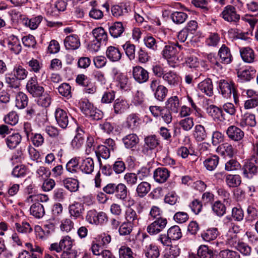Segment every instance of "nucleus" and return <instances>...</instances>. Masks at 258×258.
Here are the masks:
<instances>
[{
	"mask_svg": "<svg viewBox=\"0 0 258 258\" xmlns=\"http://www.w3.org/2000/svg\"><path fill=\"white\" fill-rule=\"evenodd\" d=\"M187 17V14L182 12H174L171 15L172 20L176 24H182L185 21Z\"/></svg>",
	"mask_w": 258,
	"mask_h": 258,
	"instance_id": "nucleus-47",
	"label": "nucleus"
},
{
	"mask_svg": "<svg viewBox=\"0 0 258 258\" xmlns=\"http://www.w3.org/2000/svg\"><path fill=\"white\" fill-rule=\"evenodd\" d=\"M178 52L174 43H170L164 47L162 54L164 58L168 59L174 56Z\"/></svg>",
	"mask_w": 258,
	"mask_h": 258,
	"instance_id": "nucleus-38",
	"label": "nucleus"
},
{
	"mask_svg": "<svg viewBox=\"0 0 258 258\" xmlns=\"http://www.w3.org/2000/svg\"><path fill=\"white\" fill-rule=\"evenodd\" d=\"M167 233L172 240H177L182 236L181 230L178 226H173L167 231Z\"/></svg>",
	"mask_w": 258,
	"mask_h": 258,
	"instance_id": "nucleus-54",
	"label": "nucleus"
},
{
	"mask_svg": "<svg viewBox=\"0 0 258 258\" xmlns=\"http://www.w3.org/2000/svg\"><path fill=\"white\" fill-rule=\"evenodd\" d=\"M28 98L27 96L23 92H19L16 98V106L19 109L24 108L27 106Z\"/></svg>",
	"mask_w": 258,
	"mask_h": 258,
	"instance_id": "nucleus-46",
	"label": "nucleus"
},
{
	"mask_svg": "<svg viewBox=\"0 0 258 258\" xmlns=\"http://www.w3.org/2000/svg\"><path fill=\"white\" fill-rule=\"evenodd\" d=\"M15 229L21 233H29L32 231V228L30 224L26 221H23L21 223H16Z\"/></svg>",
	"mask_w": 258,
	"mask_h": 258,
	"instance_id": "nucleus-57",
	"label": "nucleus"
},
{
	"mask_svg": "<svg viewBox=\"0 0 258 258\" xmlns=\"http://www.w3.org/2000/svg\"><path fill=\"white\" fill-rule=\"evenodd\" d=\"M111 13L114 17L118 18L128 13L127 7L123 3L114 5L111 8Z\"/></svg>",
	"mask_w": 258,
	"mask_h": 258,
	"instance_id": "nucleus-41",
	"label": "nucleus"
},
{
	"mask_svg": "<svg viewBox=\"0 0 258 258\" xmlns=\"http://www.w3.org/2000/svg\"><path fill=\"white\" fill-rule=\"evenodd\" d=\"M28 73V71L20 65L15 66L13 70L14 75L20 80L26 78Z\"/></svg>",
	"mask_w": 258,
	"mask_h": 258,
	"instance_id": "nucleus-58",
	"label": "nucleus"
},
{
	"mask_svg": "<svg viewBox=\"0 0 258 258\" xmlns=\"http://www.w3.org/2000/svg\"><path fill=\"white\" fill-rule=\"evenodd\" d=\"M198 255L200 258H212L213 250L206 245H201L198 250Z\"/></svg>",
	"mask_w": 258,
	"mask_h": 258,
	"instance_id": "nucleus-56",
	"label": "nucleus"
},
{
	"mask_svg": "<svg viewBox=\"0 0 258 258\" xmlns=\"http://www.w3.org/2000/svg\"><path fill=\"white\" fill-rule=\"evenodd\" d=\"M134 225L127 222H123L118 228V232L120 235L125 236L130 234L133 230Z\"/></svg>",
	"mask_w": 258,
	"mask_h": 258,
	"instance_id": "nucleus-60",
	"label": "nucleus"
},
{
	"mask_svg": "<svg viewBox=\"0 0 258 258\" xmlns=\"http://www.w3.org/2000/svg\"><path fill=\"white\" fill-rule=\"evenodd\" d=\"M21 140V136L19 134L16 133L8 136L6 139V143L9 149H14L20 144Z\"/></svg>",
	"mask_w": 258,
	"mask_h": 258,
	"instance_id": "nucleus-30",
	"label": "nucleus"
},
{
	"mask_svg": "<svg viewBox=\"0 0 258 258\" xmlns=\"http://www.w3.org/2000/svg\"><path fill=\"white\" fill-rule=\"evenodd\" d=\"M167 224L166 218L159 217L150 224L147 228V231L150 235H156L162 231Z\"/></svg>",
	"mask_w": 258,
	"mask_h": 258,
	"instance_id": "nucleus-4",
	"label": "nucleus"
},
{
	"mask_svg": "<svg viewBox=\"0 0 258 258\" xmlns=\"http://www.w3.org/2000/svg\"><path fill=\"white\" fill-rule=\"evenodd\" d=\"M226 21L237 24L240 20V16L237 13L235 8L232 5L226 6L220 14Z\"/></svg>",
	"mask_w": 258,
	"mask_h": 258,
	"instance_id": "nucleus-3",
	"label": "nucleus"
},
{
	"mask_svg": "<svg viewBox=\"0 0 258 258\" xmlns=\"http://www.w3.org/2000/svg\"><path fill=\"white\" fill-rule=\"evenodd\" d=\"M193 136L198 142L205 140L207 138V133L205 127L201 124L196 125L194 128Z\"/></svg>",
	"mask_w": 258,
	"mask_h": 258,
	"instance_id": "nucleus-40",
	"label": "nucleus"
},
{
	"mask_svg": "<svg viewBox=\"0 0 258 258\" xmlns=\"http://www.w3.org/2000/svg\"><path fill=\"white\" fill-rule=\"evenodd\" d=\"M68 209L71 218L74 219L83 218L85 211L84 205L83 203L74 202L69 205Z\"/></svg>",
	"mask_w": 258,
	"mask_h": 258,
	"instance_id": "nucleus-5",
	"label": "nucleus"
},
{
	"mask_svg": "<svg viewBox=\"0 0 258 258\" xmlns=\"http://www.w3.org/2000/svg\"><path fill=\"white\" fill-rule=\"evenodd\" d=\"M123 179L128 186H133L137 184L138 178L136 173L127 172L124 175Z\"/></svg>",
	"mask_w": 258,
	"mask_h": 258,
	"instance_id": "nucleus-59",
	"label": "nucleus"
},
{
	"mask_svg": "<svg viewBox=\"0 0 258 258\" xmlns=\"http://www.w3.org/2000/svg\"><path fill=\"white\" fill-rule=\"evenodd\" d=\"M218 235L217 228H211L207 230L201 234L203 239L206 241H210L215 239Z\"/></svg>",
	"mask_w": 258,
	"mask_h": 258,
	"instance_id": "nucleus-50",
	"label": "nucleus"
},
{
	"mask_svg": "<svg viewBox=\"0 0 258 258\" xmlns=\"http://www.w3.org/2000/svg\"><path fill=\"white\" fill-rule=\"evenodd\" d=\"M144 142L146 146L153 149L156 148L160 144L159 140L155 135L149 136L146 137L144 139Z\"/></svg>",
	"mask_w": 258,
	"mask_h": 258,
	"instance_id": "nucleus-63",
	"label": "nucleus"
},
{
	"mask_svg": "<svg viewBox=\"0 0 258 258\" xmlns=\"http://www.w3.org/2000/svg\"><path fill=\"white\" fill-rule=\"evenodd\" d=\"M106 56L111 62L119 61L122 56V53L119 48L113 46H109L106 50Z\"/></svg>",
	"mask_w": 258,
	"mask_h": 258,
	"instance_id": "nucleus-16",
	"label": "nucleus"
},
{
	"mask_svg": "<svg viewBox=\"0 0 258 258\" xmlns=\"http://www.w3.org/2000/svg\"><path fill=\"white\" fill-rule=\"evenodd\" d=\"M150 189V184L146 181H142L137 185L136 192L138 197L143 198L149 192Z\"/></svg>",
	"mask_w": 258,
	"mask_h": 258,
	"instance_id": "nucleus-44",
	"label": "nucleus"
},
{
	"mask_svg": "<svg viewBox=\"0 0 258 258\" xmlns=\"http://www.w3.org/2000/svg\"><path fill=\"white\" fill-rule=\"evenodd\" d=\"M125 53L128 58L132 60L135 58L136 46L130 42H126L122 45Z\"/></svg>",
	"mask_w": 258,
	"mask_h": 258,
	"instance_id": "nucleus-53",
	"label": "nucleus"
},
{
	"mask_svg": "<svg viewBox=\"0 0 258 258\" xmlns=\"http://www.w3.org/2000/svg\"><path fill=\"white\" fill-rule=\"evenodd\" d=\"M206 111L215 120L222 121L225 119L224 114L221 107L219 108L215 105H211L207 108Z\"/></svg>",
	"mask_w": 258,
	"mask_h": 258,
	"instance_id": "nucleus-20",
	"label": "nucleus"
},
{
	"mask_svg": "<svg viewBox=\"0 0 258 258\" xmlns=\"http://www.w3.org/2000/svg\"><path fill=\"white\" fill-rule=\"evenodd\" d=\"M118 253L119 258H134L132 250L125 246H121Z\"/></svg>",
	"mask_w": 258,
	"mask_h": 258,
	"instance_id": "nucleus-64",
	"label": "nucleus"
},
{
	"mask_svg": "<svg viewBox=\"0 0 258 258\" xmlns=\"http://www.w3.org/2000/svg\"><path fill=\"white\" fill-rule=\"evenodd\" d=\"M130 108L127 101L122 98H118L115 100L113 109L115 114H121Z\"/></svg>",
	"mask_w": 258,
	"mask_h": 258,
	"instance_id": "nucleus-13",
	"label": "nucleus"
},
{
	"mask_svg": "<svg viewBox=\"0 0 258 258\" xmlns=\"http://www.w3.org/2000/svg\"><path fill=\"white\" fill-rule=\"evenodd\" d=\"M54 115L58 125L62 128H66L69 122V118H71L70 115L65 110L59 108L56 109Z\"/></svg>",
	"mask_w": 258,
	"mask_h": 258,
	"instance_id": "nucleus-6",
	"label": "nucleus"
},
{
	"mask_svg": "<svg viewBox=\"0 0 258 258\" xmlns=\"http://www.w3.org/2000/svg\"><path fill=\"white\" fill-rule=\"evenodd\" d=\"M133 76L135 80L140 84L146 82L149 79L148 71L140 66H136L133 68Z\"/></svg>",
	"mask_w": 258,
	"mask_h": 258,
	"instance_id": "nucleus-7",
	"label": "nucleus"
},
{
	"mask_svg": "<svg viewBox=\"0 0 258 258\" xmlns=\"http://www.w3.org/2000/svg\"><path fill=\"white\" fill-rule=\"evenodd\" d=\"M144 252L147 258H158L160 255L158 247L154 244H146Z\"/></svg>",
	"mask_w": 258,
	"mask_h": 258,
	"instance_id": "nucleus-26",
	"label": "nucleus"
},
{
	"mask_svg": "<svg viewBox=\"0 0 258 258\" xmlns=\"http://www.w3.org/2000/svg\"><path fill=\"white\" fill-rule=\"evenodd\" d=\"M96 156L97 158L100 167L102 166V162L101 158L104 159H107L110 156V149H108L106 146L99 145L95 151Z\"/></svg>",
	"mask_w": 258,
	"mask_h": 258,
	"instance_id": "nucleus-21",
	"label": "nucleus"
},
{
	"mask_svg": "<svg viewBox=\"0 0 258 258\" xmlns=\"http://www.w3.org/2000/svg\"><path fill=\"white\" fill-rule=\"evenodd\" d=\"M145 95L141 91H137L133 95L132 104L136 106H142L144 103Z\"/></svg>",
	"mask_w": 258,
	"mask_h": 258,
	"instance_id": "nucleus-52",
	"label": "nucleus"
},
{
	"mask_svg": "<svg viewBox=\"0 0 258 258\" xmlns=\"http://www.w3.org/2000/svg\"><path fill=\"white\" fill-rule=\"evenodd\" d=\"M238 229L237 226H233L232 229H230L226 236V243L230 247H234L236 249L241 241L239 240L236 232Z\"/></svg>",
	"mask_w": 258,
	"mask_h": 258,
	"instance_id": "nucleus-10",
	"label": "nucleus"
},
{
	"mask_svg": "<svg viewBox=\"0 0 258 258\" xmlns=\"http://www.w3.org/2000/svg\"><path fill=\"white\" fill-rule=\"evenodd\" d=\"M198 89L208 96L213 95V87L212 81L210 79H207L200 82L198 86Z\"/></svg>",
	"mask_w": 258,
	"mask_h": 258,
	"instance_id": "nucleus-19",
	"label": "nucleus"
},
{
	"mask_svg": "<svg viewBox=\"0 0 258 258\" xmlns=\"http://www.w3.org/2000/svg\"><path fill=\"white\" fill-rule=\"evenodd\" d=\"M228 137L235 142L240 141L244 136V132L239 127L235 125H230L226 131Z\"/></svg>",
	"mask_w": 258,
	"mask_h": 258,
	"instance_id": "nucleus-8",
	"label": "nucleus"
},
{
	"mask_svg": "<svg viewBox=\"0 0 258 258\" xmlns=\"http://www.w3.org/2000/svg\"><path fill=\"white\" fill-rule=\"evenodd\" d=\"M163 79L168 85L172 87L178 85L180 80V77L175 72L172 71L164 74Z\"/></svg>",
	"mask_w": 258,
	"mask_h": 258,
	"instance_id": "nucleus-28",
	"label": "nucleus"
},
{
	"mask_svg": "<svg viewBox=\"0 0 258 258\" xmlns=\"http://www.w3.org/2000/svg\"><path fill=\"white\" fill-rule=\"evenodd\" d=\"M255 71L250 67L239 70L237 72L238 77L242 82L249 81L254 77Z\"/></svg>",
	"mask_w": 258,
	"mask_h": 258,
	"instance_id": "nucleus-24",
	"label": "nucleus"
},
{
	"mask_svg": "<svg viewBox=\"0 0 258 258\" xmlns=\"http://www.w3.org/2000/svg\"><path fill=\"white\" fill-rule=\"evenodd\" d=\"M241 167L240 163L235 159H230L225 164V170L227 171H233L239 169Z\"/></svg>",
	"mask_w": 258,
	"mask_h": 258,
	"instance_id": "nucleus-61",
	"label": "nucleus"
},
{
	"mask_svg": "<svg viewBox=\"0 0 258 258\" xmlns=\"http://www.w3.org/2000/svg\"><path fill=\"white\" fill-rule=\"evenodd\" d=\"M124 31V28L121 22H116L109 28V33L113 38H118L120 36Z\"/></svg>",
	"mask_w": 258,
	"mask_h": 258,
	"instance_id": "nucleus-27",
	"label": "nucleus"
},
{
	"mask_svg": "<svg viewBox=\"0 0 258 258\" xmlns=\"http://www.w3.org/2000/svg\"><path fill=\"white\" fill-rule=\"evenodd\" d=\"M122 142L126 148L132 149L139 143V139L136 134H130L122 138Z\"/></svg>",
	"mask_w": 258,
	"mask_h": 258,
	"instance_id": "nucleus-23",
	"label": "nucleus"
},
{
	"mask_svg": "<svg viewBox=\"0 0 258 258\" xmlns=\"http://www.w3.org/2000/svg\"><path fill=\"white\" fill-rule=\"evenodd\" d=\"M30 212L31 215L37 219L42 218L45 214L43 206L38 202L33 204L31 206Z\"/></svg>",
	"mask_w": 258,
	"mask_h": 258,
	"instance_id": "nucleus-37",
	"label": "nucleus"
},
{
	"mask_svg": "<svg viewBox=\"0 0 258 258\" xmlns=\"http://www.w3.org/2000/svg\"><path fill=\"white\" fill-rule=\"evenodd\" d=\"M221 61L225 64H228L232 61V55L230 49L225 44H223L218 52Z\"/></svg>",
	"mask_w": 258,
	"mask_h": 258,
	"instance_id": "nucleus-22",
	"label": "nucleus"
},
{
	"mask_svg": "<svg viewBox=\"0 0 258 258\" xmlns=\"http://www.w3.org/2000/svg\"><path fill=\"white\" fill-rule=\"evenodd\" d=\"M128 194V190L126 186L122 183L116 185L115 196L118 199L125 201Z\"/></svg>",
	"mask_w": 258,
	"mask_h": 258,
	"instance_id": "nucleus-39",
	"label": "nucleus"
},
{
	"mask_svg": "<svg viewBox=\"0 0 258 258\" xmlns=\"http://www.w3.org/2000/svg\"><path fill=\"white\" fill-rule=\"evenodd\" d=\"M212 209L217 216L221 217L226 212L225 205L220 201H216L212 206Z\"/></svg>",
	"mask_w": 258,
	"mask_h": 258,
	"instance_id": "nucleus-49",
	"label": "nucleus"
},
{
	"mask_svg": "<svg viewBox=\"0 0 258 258\" xmlns=\"http://www.w3.org/2000/svg\"><path fill=\"white\" fill-rule=\"evenodd\" d=\"M217 152L221 156L232 158L235 154L233 146L229 143H224L220 145L217 148Z\"/></svg>",
	"mask_w": 258,
	"mask_h": 258,
	"instance_id": "nucleus-18",
	"label": "nucleus"
},
{
	"mask_svg": "<svg viewBox=\"0 0 258 258\" xmlns=\"http://www.w3.org/2000/svg\"><path fill=\"white\" fill-rule=\"evenodd\" d=\"M144 42L145 45L155 51L160 50L163 47V42L159 40H157L151 35H147L144 39Z\"/></svg>",
	"mask_w": 258,
	"mask_h": 258,
	"instance_id": "nucleus-14",
	"label": "nucleus"
},
{
	"mask_svg": "<svg viewBox=\"0 0 258 258\" xmlns=\"http://www.w3.org/2000/svg\"><path fill=\"white\" fill-rule=\"evenodd\" d=\"M179 124L183 131H189L194 125V118L192 117L183 118L179 121Z\"/></svg>",
	"mask_w": 258,
	"mask_h": 258,
	"instance_id": "nucleus-55",
	"label": "nucleus"
},
{
	"mask_svg": "<svg viewBox=\"0 0 258 258\" xmlns=\"http://www.w3.org/2000/svg\"><path fill=\"white\" fill-rule=\"evenodd\" d=\"M80 157H75L71 158L66 164V169L68 172L72 174L77 173L80 170Z\"/></svg>",
	"mask_w": 258,
	"mask_h": 258,
	"instance_id": "nucleus-29",
	"label": "nucleus"
},
{
	"mask_svg": "<svg viewBox=\"0 0 258 258\" xmlns=\"http://www.w3.org/2000/svg\"><path fill=\"white\" fill-rule=\"evenodd\" d=\"M219 93L223 97L230 98L232 95L235 104L239 102L238 95L235 83L230 79H221L217 81Z\"/></svg>",
	"mask_w": 258,
	"mask_h": 258,
	"instance_id": "nucleus-1",
	"label": "nucleus"
},
{
	"mask_svg": "<svg viewBox=\"0 0 258 258\" xmlns=\"http://www.w3.org/2000/svg\"><path fill=\"white\" fill-rule=\"evenodd\" d=\"M240 53L243 60L247 63L253 62L255 55L253 50L250 47H243L240 49Z\"/></svg>",
	"mask_w": 258,
	"mask_h": 258,
	"instance_id": "nucleus-31",
	"label": "nucleus"
},
{
	"mask_svg": "<svg viewBox=\"0 0 258 258\" xmlns=\"http://www.w3.org/2000/svg\"><path fill=\"white\" fill-rule=\"evenodd\" d=\"M165 108L173 113H177L179 109V100L177 96H172L166 102Z\"/></svg>",
	"mask_w": 258,
	"mask_h": 258,
	"instance_id": "nucleus-36",
	"label": "nucleus"
},
{
	"mask_svg": "<svg viewBox=\"0 0 258 258\" xmlns=\"http://www.w3.org/2000/svg\"><path fill=\"white\" fill-rule=\"evenodd\" d=\"M240 126L244 127L246 126L254 127L256 124L255 115L251 113H245L240 121Z\"/></svg>",
	"mask_w": 258,
	"mask_h": 258,
	"instance_id": "nucleus-25",
	"label": "nucleus"
},
{
	"mask_svg": "<svg viewBox=\"0 0 258 258\" xmlns=\"http://www.w3.org/2000/svg\"><path fill=\"white\" fill-rule=\"evenodd\" d=\"M225 181L228 186L235 187L240 184L241 180L239 175L227 174L225 177Z\"/></svg>",
	"mask_w": 258,
	"mask_h": 258,
	"instance_id": "nucleus-45",
	"label": "nucleus"
},
{
	"mask_svg": "<svg viewBox=\"0 0 258 258\" xmlns=\"http://www.w3.org/2000/svg\"><path fill=\"white\" fill-rule=\"evenodd\" d=\"M219 161V157L217 155H213L207 158L204 162L206 169L209 171L214 170L217 166Z\"/></svg>",
	"mask_w": 258,
	"mask_h": 258,
	"instance_id": "nucleus-43",
	"label": "nucleus"
},
{
	"mask_svg": "<svg viewBox=\"0 0 258 258\" xmlns=\"http://www.w3.org/2000/svg\"><path fill=\"white\" fill-rule=\"evenodd\" d=\"M8 48L14 53L18 54L21 51L22 47L19 39L14 35H10L7 39Z\"/></svg>",
	"mask_w": 258,
	"mask_h": 258,
	"instance_id": "nucleus-17",
	"label": "nucleus"
},
{
	"mask_svg": "<svg viewBox=\"0 0 258 258\" xmlns=\"http://www.w3.org/2000/svg\"><path fill=\"white\" fill-rule=\"evenodd\" d=\"M62 183L64 187L71 192L76 191L79 187V182L76 178H66L62 180Z\"/></svg>",
	"mask_w": 258,
	"mask_h": 258,
	"instance_id": "nucleus-32",
	"label": "nucleus"
},
{
	"mask_svg": "<svg viewBox=\"0 0 258 258\" xmlns=\"http://www.w3.org/2000/svg\"><path fill=\"white\" fill-rule=\"evenodd\" d=\"M258 164L255 163L254 161L249 160L245 164L243 169V174L245 177L251 178L256 175L257 172Z\"/></svg>",
	"mask_w": 258,
	"mask_h": 258,
	"instance_id": "nucleus-11",
	"label": "nucleus"
},
{
	"mask_svg": "<svg viewBox=\"0 0 258 258\" xmlns=\"http://www.w3.org/2000/svg\"><path fill=\"white\" fill-rule=\"evenodd\" d=\"M43 19V17L41 15L33 17L31 19L24 18L23 19V23L24 25L29 27L31 29H36Z\"/></svg>",
	"mask_w": 258,
	"mask_h": 258,
	"instance_id": "nucleus-35",
	"label": "nucleus"
},
{
	"mask_svg": "<svg viewBox=\"0 0 258 258\" xmlns=\"http://www.w3.org/2000/svg\"><path fill=\"white\" fill-rule=\"evenodd\" d=\"M37 98V103L39 105L44 107H48L51 103V97L50 95L46 91H44L42 94Z\"/></svg>",
	"mask_w": 258,
	"mask_h": 258,
	"instance_id": "nucleus-51",
	"label": "nucleus"
},
{
	"mask_svg": "<svg viewBox=\"0 0 258 258\" xmlns=\"http://www.w3.org/2000/svg\"><path fill=\"white\" fill-rule=\"evenodd\" d=\"M80 170L86 174H91L94 169V162L90 157L82 159L80 163Z\"/></svg>",
	"mask_w": 258,
	"mask_h": 258,
	"instance_id": "nucleus-15",
	"label": "nucleus"
},
{
	"mask_svg": "<svg viewBox=\"0 0 258 258\" xmlns=\"http://www.w3.org/2000/svg\"><path fill=\"white\" fill-rule=\"evenodd\" d=\"M168 92V90L167 88L162 85L156 90H155L154 92H153V95L157 100L163 102L166 97Z\"/></svg>",
	"mask_w": 258,
	"mask_h": 258,
	"instance_id": "nucleus-48",
	"label": "nucleus"
},
{
	"mask_svg": "<svg viewBox=\"0 0 258 258\" xmlns=\"http://www.w3.org/2000/svg\"><path fill=\"white\" fill-rule=\"evenodd\" d=\"M59 93L68 99L72 97L71 87L68 83H62L57 88Z\"/></svg>",
	"mask_w": 258,
	"mask_h": 258,
	"instance_id": "nucleus-62",
	"label": "nucleus"
},
{
	"mask_svg": "<svg viewBox=\"0 0 258 258\" xmlns=\"http://www.w3.org/2000/svg\"><path fill=\"white\" fill-rule=\"evenodd\" d=\"M170 176V171L164 167H158L153 173L155 181L159 183H164Z\"/></svg>",
	"mask_w": 258,
	"mask_h": 258,
	"instance_id": "nucleus-12",
	"label": "nucleus"
},
{
	"mask_svg": "<svg viewBox=\"0 0 258 258\" xmlns=\"http://www.w3.org/2000/svg\"><path fill=\"white\" fill-rule=\"evenodd\" d=\"M92 34L94 39L99 41L104 44L107 41V33L101 27L93 29Z\"/></svg>",
	"mask_w": 258,
	"mask_h": 258,
	"instance_id": "nucleus-34",
	"label": "nucleus"
},
{
	"mask_svg": "<svg viewBox=\"0 0 258 258\" xmlns=\"http://www.w3.org/2000/svg\"><path fill=\"white\" fill-rule=\"evenodd\" d=\"M125 217L126 222L132 223L135 226L139 224V221L141 219L136 211L132 208H128L126 210Z\"/></svg>",
	"mask_w": 258,
	"mask_h": 258,
	"instance_id": "nucleus-33",
	"label": "nucleus"
},
{
	"mask_svg": "<svg viewBox=\"0 0 258 258\" xmlns=\"http://www.w3.org/2000/svg\"><path fill=\"white\" fill-rule=\"evenodd\" d=\"M26 88L28 92L34 98L39 96L45 91L44 88L38 82L36 76L28 80Z\"/></svg>",
	"mask_w": 258,
	"mask_h": 258,
	"instance_id": "nucleus-2",
	"label": "nucleus"
},
{
	"mask_svg": "<svg viewBox=\"0 0 258 258\" xmlns=\"http://www.w3.org/2000/svg\"><path fill=\"white\" fill-rule=\"evenodd\" d=\"M63 43L66 49L69 50L77 49L81 45L79 38L76 34H72L67 36L64 39Z\"/></svg>",
	"mask_w": 258,
	"mask_h": 258,
	"instance_id": "nucleus-9",
	"label": "nucleus"
},
{
	"mask_svg": "<svg viewBox=\"0 0 258 258\" xmlns=\"http://www.w3.org/2000/svg\"><path fill=\"white\" fill-rule=\"evenodd\" d=\"M91 249L94 255L97 256L101 255L102 258L104 257V254L105 255L107 252L109 251V250L106 249L105 247L96 240L93 241Z\"/></svg>",
	"mask_w": 258,
	"mask_h": 258,
	"instance_id": "nucleus-42",
	"label": "nucleus"
}]
</instances>
